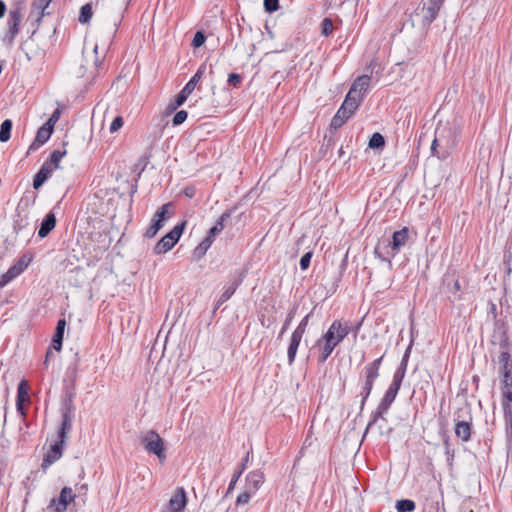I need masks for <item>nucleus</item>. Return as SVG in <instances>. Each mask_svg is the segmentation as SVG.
Wrapping results in <instances>:
<instances>
[{"label":"nucleus","instance_id":"obj_62","mask_svg":"<svg viewBox=\"0 0 512 512\" xmlns=\"http://www.w3.org/2000/svg\"><path fill=\"white\" fill-rule=\"evenodd\" d=\"M396 396H397V393H394L387 389V391L385 392V395L382 399H384L386 402H389L390 404H392L394 402Z\"/></svg>","mask_w":512,"mask_h":512},{"label":"nucleus","instance_id":"obj_52","mask_svg":"<svg viewBox=\"0 0 512 512\" xmlns=\"http://www.w3.org/2000/svg\"><path fill=\"white\" fill-rule=\"evenodd\" d=\"M15 277H17V275L11 274V269L9 268L8 271L0 277V289L7 285Z\"/></svg>","mask_w":512,"mask_h":512},{"label":"nucleus","instance_id":"obj_51","mask_svg":"<svg viewBox=\"0 0 512 512\" xmlns=\"http://www.w3.org/2000/svg\"><path fill=\"white\" fill-rule=\"evenodd\" d=\"M313 253L311 251L306 252L300 259V267L302 270H306L310 266L311 258Z\"/></svg>","mask_w":512,"mask_h":512},{"label":"nucleus","instance_id":"obj_37","mask_svg":"<svg viewBox=\"0 0 512 512\" xmlns=\"http://www.w3.org/2000/svg\"><path fill=\"white\" fill-rule=\"evenodd\" d=\"M415 507V502L410 499H402L396 502L397 512H413Z\"/></svg>","mask_w":512,"mask_h":512},{"label":"nucleus","instance_id":"obj_5","mask_svg":"<svg viewBox=\"0 0 512 512\" xmlns=\"http://www.w3.org/2000/svg\"><path fill=\"white\" fill-rule=\"evenodd\" d=\"M22 21V13H19L18 8H10L7 18V31L3 37V42L11 46L20 30V23Z\"/></svg>","mask_w":512,"mask_h":512},{"label":"nucleus","instance_id":"obj_42","mask_svg":"<svg viewBox=\"0 0 512 512\" xmlns=\"http://www.w3.org/2000/svg\"><path fill=\"white\" fill-rule=\"evenodd\" d=\"M337 338H338V335L334 332L332 326H330L329 329L327 330V332L317 341V345H321L322 340L335 342V344L338 345L342 341H338Z\"/></svg>","mask_w":512,"mask_h":512},{"label":"nucleus","instance_id":"obj_38","mask_svg":"<svg viewBox=\"0 0 512 512\" xmlns=\"http://www.w3.org/2000/svg\"><path fill=\"white\" fill-rule=\"evenodd\" d=\"M501 391L503 411H505L506 408L512 410V388L501 389Z\"/></svg>","mask_w":512,"mask_h":512},{"label":"nucleus","instance_id":"obj_27","mask_svg":"<svg viewBox=\"0 0 512 512\" xmlns=\"http://www.w3.org/2000/svg\"><path fill=\"white\" fill-rule=\"evenodd\" d=\"M331 326L334 332L338 335V341H343L344 338L350 333V327H348V325L343 323L341 320H335Z\"/></svg>","mask_w":512,"mask_h":512},{"label":"nucleus","instance_id":"obj_6","mask_svg":"<svg viewBox=\"0 0 512 512\" xmlns=\"http://www.w3.org/2000/svg\"><path fill=\"white\" fill-rule=\"evenodd\" d=\"M75 494L70 487H64L60 491L58 498H52L48 505V509H53L55 512H65L70 502L74 501Z\"/></svg>","mask_w":512,"mask_h":512},{"label":"nucleus","instance_id":"obj_46","mask_svg":"<svg viewBox=\"0 0 512 512\" xmlns=\"http://www.w3.org/2000/svg\"><path fill=\"white\" fill-rule=\"evenodd\" d=\"M308 320H309V314L306 315L301 320V322L299 323V325L297 326V328L294 330V332L292 334L297 335L302 338L303 334L305 333L306 327L308 325Z\"/></svg>","mask_w":512,"mask_h":512},{"label":"nucleus","instance_id":"obj_15","mask_svg":"<svg viewBox=\"0 0 512 512\" xmlns=\"http://www.w3.org/2000/svg\"><path fill=\"white\" fill-rule=\"evenodd\" d=\"M52 0H33L31 4L30 18L35 16V22L39 24L45 15H49L48 6Z\"/></svg>","mask_w":512,"mask_h":512},{"label":"nucleus","instance_id":"obj_14","mask_svg":"<svg viewBox=\"0 0 512 512\" xmlns=\"http://www.w3.org/2000/svg\"><path fill=\"white\" fill-rule=\"evenodd\" d=\"M187 505L186 492L184 488L178 487L169 500L170 512H183Z\"/></svg>","mask_w":512,"mask_h":512},{"label":"nucleus","instance_id":"obj_25","mask_svg":"<svg viewBox=\"0 0 512 512\" xmlns=\"http://www.w3.org/2000/svg\"><path fill=\"white\" fill-rule=\"evenodd\" d=\"M66 153V150H54L44 163L51 169L56 170L60 167V161L66 155Z\"/></svg>","mask_w":512,"mask_h":512},{"label":"nucleus","instance_id":"obj_10","mask_svg":"<svg viewBox=\"0 0 512 512\" xmlns=\"http://www.w3.org/2000/svg\"><path fill=\"white\" fill-rule=\"evenodd\" d=\"M53 132V124H43L37 131L34 141L30 144L27 154L38 150L41 145L46 143Z\"/></svg>","mask_w":512,"mask_h":512},{"label":"nucleus","instance_id":"obj_49","mask_svg":"<svg viewBox=\"0 0 512 512\" xmlns=\"http://www.w3.org/2000/svg\"><path fill=\"white\" fill-rule=\"evenodd\" d=\"M264 9L268 13H273L279 9V0H264Z\"/></svg>","mask_w":512,"mask_h":512},{"label":"nucleus","instance_id":"obj_2","mask_svg":"<svg viewBox=\"0 0 512 512\" xmlns=\"http://www.w3.org/2000/svg\"><path fill=\"white\" fill-rule=\"evenodd\" d=\"M139 442L148 454L157 456L160 463L166 461V448L162 437L153 429L141 432Z\"/></svg>","mask_w":512,"mask_h":512},{"label":"nucleus","instance_id":"obj_18","mask_svg":"<svg viewBox=\"0 0 512 512\" xmlns=\"http://www.w3.org/2000/svg\"><path fill=\"white\" fill-rule=\"evenodd\" d=\"M264 480L263 472L260 470L252 471L246 477V488L255 493L264 483Z\"/></svg>","mask_w":512,"mask_h":512},{"label":"nucleus","instance_id":"obj_3","mask_svg":"<svg viewBox=\"0 0 512 512\" xmlns=\"http://www.w3.org/2000/svg\"><path fill=\"white\" fill-rule=\"evenodd\" d=\"M383 357H384V355L375 359L373 362L366 365L363 369L364 382H363L362 389L360 392V396H361L360 410L361 411L364 409L365 403L372 392L375 380L379 377V371H380Z\"/></svg>","mask_w":512,"mask_h":512},{"label":"nucleus","instance_id":"obj_41","mask_svg":"<svg viewBox=\"0 0 512 512\" xmlns=\"http://www.w3.org/2000/svg\"><path fill=\"white\" fill-rule=\"evenodd\" d=\"M231 215H232V210H226L218 218V220L216 221V223L213 227L217 228L219 233L222 232L223 229L225 228V222L231 218Z\"/></svg>","mask_w":512,"mask_h":512},{"label":"nucleus","instance_id":"obj_13","mask_svg":"<svg viewBox=\"0 0 512 512\" xmlns=\"http://www.w3.org/2000/svg\"><path fill=\"white\" fill-rule=\"evenodd\" d=\"M64 450V445L55 442L50 446V449L44 455L41 467L43 470H46L49 466H51L54 462L59 460L62 457Z\"/></svg>","mask_w":512,"mask_h":512},{"label":"nucleus","instance_id":"obj_40","mask_svg":"<svg viewBox=\"0 0 512 512\" xmlns=\"http://www.w3.org/2000/svg\"><path fill=\"white\" fill-rule=\"evenodd\" d=\"M368 145L370 148H373V149L381 148L385 145V139L382 134L376 132L370 138Z\"/></svg>","mask_w":512,"mask_h":512},{"label":"nucleus","instance_id":"obj_57","mask_svg":"<svg viewBox=\"0 0 512 512\" xmlns=\"http://www.w3.org/2000/svg\"><path fill=\"white\" fill-rule=\"evenodd\" d=\"M294 315H295V310L294 309L291 310L288 313L287 318H286V320H285V322L283 324V327H282V329L280 331L279 337H282V335L286 332V330L288 329V327H289V325H290Z\"/></svg>","mask_w":512,"mask_h":512},{"label":"nucleus","instance_id":"obj_54","mask_svg":"<svg viewBox=\"0 0 512 512\" xmlns=\"http://www.w3.org/2000/svg\"><path fill=\"white\" fill-rule=\"evenodd\" d=\"M242 81V77L241 75L237 74V73H230L228 75V84L229 85H232L234 87H237Z\"/></svg>","mask_w":512,"mask_h":512},{"label":"nucleus","instance_id":"obj_56","mask_svg":"<svg viewBox=\"0 0 512 512\" xmlns=\"http://www.w3.org/2000/svg\"><path fill=\"white\" fill-rule=\"evenodd\" d=\"M123 126V118L121 116H117L110 125V132L114 133L118 131Z\"/></svg>","mask_w":512,"mask_h":512},{"label":"nucleus","instance_id":"obj_9","mask_svg":"<svg viewBox=\"0 0 512 512\" xmlns=\"http://www.w3.org/2000/svg\"><path fill=\"white\" fill-rule=\"evenodd\" d=\"M76 392L74 384L65 387L64 396L61 401V416H74L75 406L73 400Z\"/></svg>","mask_w":512,"mask_h":512},{"label":"nucleus","instance_id":"obj_19","mask_svg":"<svg viewBox=\"0 0 512 512\" xmlns=\"http://www.w3.org/2000/svg\"><path fill=\"white\" fill-rule=\"evenodd\" d=\"M56 226V216L55 214L50 211L46 214L44 219L42 220L40 224V228L38 230V236L40 238H45L49 235V233L55 228Z\"/></svg>","mask_w":512,"mask_h":512},{"label":"nucleus","instance_id":"obj_50","mask_svg":"<svg viewBox=\"0 0 512 512\" xmlns=\"http://www.w3.org/2000/svg\"><path fill=\"white\" fill-rule=\"evenodd\" d=\"M252 494H254V492H252V491H250L249 489L246 488L244 492H242V493H240L238 495L236 503L238 505L248 503Z\"/></svg>","mask_w":512,"mask_h":512},{"label":"nucleus","instance_id":"obj_16","mask_svg":"<svg viewBox=\"0 0 512 512\" xmlns=\"http://www.w3.org/2000/svg\"><path fill=\"white\" fill-rule=\"evenodd\" d=\"M370 80L371 78L368 75H361L357 77L353 82L349 92H352L355 95L358 94V98L362 100L369 88Z\"/></svg>","mask_w":512,"mask_h":512},{"label":"nucleus","instance_id":"obj_7","mask_svg":"<svg viewBox=\"0 0 512 512\" xmlns=\"http://www.w3.org/2000/svg\"><path fill=\"white\" fill-rule=\"evenodd\" d=\"M492 344L499 345L502 349L509 347L510 342L508 337V326L505 322H495V329L492 335Z\"/></svg>","mask_w":512,"mask_h":512},{"label":"nucleus","instance_id":"obj_60","mask_svg":"<svg viewBox=\"0 0 512 512\" xmlns=\"http://www.w3.org/2000/svg\"><path fill=\"white\" fill-rule=\"evenodd\" d=\"M406 370H407V365L405 363H400V365L397 368L394 376H396L398 378L404 379L405 374H406Z\"/></svg>","mask_w":512,"mask_h":512},{"label":"nucleus","instance_id":"obj_55","mask_svg":"<svg viewBox=\"0 0 512 512\" xmlns=\"http://www.w3.org/2000/svg\"><path fill=\"white\" fill-rule=\"evenodd\" d=\"M503 378L501 380V389L512 388V373H504L502 374Z\"/></svg>","mask_w":512,"mask_h":512},{"label":"nucleus","instance_id":"obj_31","mask_svg":"<svg viewBox=\"0 0 512 512\" xmlns=\"http://www.w3.org/2000/svg\"><path fill=\"white\" fill-rule=\"evenodd\" d=\"M351 116H348V113L343 111V109L339 108L336 114L333 116L330 126L334 129H339L342 127L345 122L350 118Z\"/></svg>","mask_w":512,"mask_h":512},{"label":"nucleus","instance_id":"obj_21","mask_svg":"<svg viewBox=\"0 0 512 512\" xmlns=\"http://www.w3.org/2000/svg\"><path fill=\"white\" fill-rule=\"evenodd\" d=\"M360 103V98H357L352 92H348L340 108L348 113V116H352L358 109Z\"/></svg>","mask_w":512,"mask_h":512},{"label":"nucleus","instance_id":"obj_63","mask_svg":"<svg viewBox=\"0 0 512 512\" xmlns=\"http://www.w3.org/2000/svg\"><path fill=\"white\" fill-rule=\"evenodd\" d=\"M184 103H178L177 102V96L175 97V100L171 103L168 104L166 110L168 113H171L173 111H175L178 107H180L181 105H183Z\"/></svg>","mask_w":512,"mask_h":512},{"label":"nucleus","instance_id":"obj_1","mask_svg":"<svg viewBox=\"0 0 512 512\" xmlns=\"http://www.w3.org/2000/svg\"><path fill=\"white\" fill-rule=\"evenodd\" d=\"M444 0H422L411 14V20L414 25L427 28L437 18Z\"/></svg>","mask_w":512,"mask_h":512},{"label":"nucleus","instance_id":"obj_48","mask_svg":"<svg viewBox=\"0 0 512 512\" xmlns=\"http://www.w3.org/2000/svg\"><path fill=\"white\" fill-rule=\"evenodd\" d=\"M187 116L188 113L185 110L178 111L172 119L173 126L181 125L187 119Z\"/></svg>","mask_w":512,"mask_h":512},{"label":"nucleus","instance_id":"obj_4","mask_svg":"<svg viewBox=\"0 0 512 512\" xmlns=\"http://www.w3.org/2000/svg\"><path fill=\"white\" fill-rule=\"evenodd\" d=\"M185 226L186 221L177 224L170 232H168L156 243L153 248V252L157 255H161L170 251L179 241Z\"/></svg>","mask_w":512,"mask_h":512},{"label":"nucleus","instance_id":"obj_20","mask_svg":"<svg viewBox=\"0 0 512 512\" xmlns=\"http://www.w3.org/2000/svg\"><path fill=\"white\" fill-rule=\"evenodd\" d=\"M53 169L43 163L39 171L35 174L33 179V188L35 190L40 189L43 184L52 176Z\"/></svg>","mask_w":512,"mask_h":512},{"label":"nucleus","instance_id":"obj_11","mask_svg":"<svg viewBox=\"0 0 512 512\" xmlns=\"http://www.w3.org/2000/svg\"><path fill=\"white\" fill-rule=\"evenodd\" d=\"M409 238V230L403 227L401 230L395 231L392 235V241H387L386 248H391L393 253L400 251L404 247Z\"/></svg>","mask_w":512,"mask_h":512},{"label":"nucleus","instance_id":"obj_44","mask_svg":"<svg viewBox=\"0 0 512 512\" xmlns=\"http://www.w3.org/2000/svg\"><path fill=\"white\" fill-rule=\"evenodd\" d=\"M321 32L324 36H329L333 32V22L330 18H324L321 23Z\"/></svg>","mask_w":512,"mask_h":512},{"label":"nucleus","instance_id":"obj_59","mask_svg":"<svg viewBox=\"0 0 512 512\" xmlns=\"http://www.w3.org/2000/svg\"><path fill=\"white\" fill-rule=\"evenodd\" d=\"M68 434H69V432L64 431V430H62V429H60V428H59V429H58V432H57V438H58V440H57L56 442H57V443H60V444H62V445H65V441H66V439H67V437H68Z\"/></svg>","mask_w":512,"mask_h":512},{"label":"nucleus","instance_id":"obj_12","mask_svg":"<svg viewBox=\"0 0 512 512\" xmlns=\"http://www.w3.org/2000/svg\"><path fill=\"white\" fill-rule=\"evenodd\" d=\"M245 276H246L245 270H241L237 274V276L233 279L232 283L220 295L217 305H216V308H219L223 303H225L232 297V295L235 293L238 286L243 282Z\"/></svg>","mask_w":512,"mask_h":512},{"label":"nucleus","instance_id":"obj_64","mask_svg":"<svg viewBox=\"0 0 512 512\" xmlns=\"http://www.w3.org/2000/svg\"><path fill=\"white\" fill-rule=\"evenodd\" d=\"M219 234L218 232V229L217 228H210V230L208 231L207 233V236L204 238V239H209V241H211V244L213 243L215 237Z\"/></svg>","mask_w":512,"mask_h":512},{"label":"nucleus","instance_id":"obj_53","mask_svg":"<svg viewBox=\"0 0 512 512\" xmlns=\"http://www.w3.org/2000/svg\"><path fill=\"white\" fill-rule=\"evenodd\" d=\"M402 381H403L402 378H398L396 376H393L392 383L390 384L388 390L398 394V392L400 390V387H401V384H402Z\"/></svg>","mask_w":512,"mask_h":512},{"label":"nucleus","instance_id":"obj_33","mask_svg":"<svg viewBox=\"0 0 512 512\" xmlns=\"http://www.w3.org/2000/svg\"><path fill=\"white\" fill-rule=\"evenodd\" d=\"M211 247V241L209 239H203L193 251V257L195 260H200Z\"/></svg>","mask_w":512,"mask_h":512},{"label":"nucleus","instance_id":"obj_61","mask_svg":"<svg viewBox=\"0 0 512 512\" xmlns=\"http://www.w3.org/2000/svg\"><path fill=\"white\" fill-rule=\"evenodd\" d=\"M183 194L188 198H193L196 194V188L194 186H187L183 189Z\"/></svg>","mask_w":512,"mask_h":512},{"label":"nucleus","instance_id":"obj_58","mask_svg":"<svg viewBox=\"0 0 512 512\" xmlns=\"http://www.w3.org/2000/svg\"><path fill=\"white\" fill-rule=\"evenodd\" d=\"M241 475H242V470H238L234 473V475L232 476V479L229 483L227 493H230L234 489V487Z\"/></svg>","mask_w":512,"mask_h":512},{"label":"nucleus","instance_id":"obj_35","mask_svg":"<svg viewBox=\"0 0 512 512\" xmlns=\"http://www.w3.org/2000/svg\"><path fill=\"white\" fill-rule=\"evenodd\" d=\"M172 206L173 205L171 202L162 205L159 208V210L154 214L153 217L165 224V222L171 217V214L169 213V208H171Z\"/></svg>","mask_w":512,"mask_h":512},{"label":"nucleus","instance_id":"obj_29","mask_svg":"<svg viewBox=\"0 0 512 512\" xmlns=\"http://www.w3.org/2000/svg\"><path fill=\"white\" fill-rule=\"evenodd\" d=\"M319 346L321 347V354L319 355L318 361L320 363H324L337 345L335 344V342L322 340V344Z\"/></svg>","mask_w":512,"mask_h":512},{"label":"nucleus","instance_id":"obj_45","mask_svg":"<svg viewBox=\"0 0 512 512\" xmlns=\"http://www.w3.org/2000/svg\"><path fill=\"white\" fill-rule=\"evenodd\" d=\"M205 40H206L205 33L202 31H197L192 40V46L194 48H199L205 43Z\"/></svg>","mask_w":512,"mask_h":512},{"label":"nucleus","instance_id":"obj_23","mask_svg":"<svg viewBox=\"0 0 512 512\" xmlns=\"http://www.w3.org/2000/svg\"><path fill=\"white\" fill-rule=\"evenodd\" d=\"M66 321L64 319H59L57 322V326L55 329V333L52 338V347L56 351H60L62 349V342L64 337Z\"/></svg>","mask_w":512,"mask_h":512},{"label":"nucleus","instance_id":"obj_30","mask_svg":"<svg viewBox=\"0 0 512 512\" xmlns=\"http://www.w3.org/2000/svg\"><path fill=\"white\" fill-rule=\"evenodd\" d=\"M503 414L506 439L508 444L512 446V410L506 408L505 411H503Z\"/></svg>","mask_w":512,"mask_h":512},{"label":"nucleus","instance_id":"obj_28","mask_svg":"<svg viewBox=\"0 0 512 512\" xmlns=\"http://www.w3.org/2000/svg\"><path fill=\"white\" fill-rule=\"evenodd\" d=\"M32 260V257L29 256V255H23L18 261L16 264H14L12 267H10L11 269V274H14V275H20L27 267L28 265L30 264Z\"/></svg>","mask_w":512,"mask_h":512},{"label":"nucleus","instance_id":"obj_8","mask_svg":"<svg viewBox=\"0 0 512 512\" xmlns=\"http://www.w3.org/2000/svg\"><path fill=\"white\" fill-rule=\"evenodd\" d=\"M206 69V65L202 64L192 78L187 82L184 88L177 94V102L184 103L188 96L193 92L197 83L202 78Z\"/></svg>","mask_w":512,"mask_h":512},{"label":"nucleus","instance_id":"obj_39","mask_svg":"<svg viewBox=\"0 0 512 512\" xmlns=\"http://www.w3.org/2000/svg\"><path fill=\"white\" fill-rule=\"evenodd\" d=\"M92 7L90 4H85L80 9L79 22L87 23L92 18Z\"/></svg>","mask_w":512,"mask_h":512},{"label":"nucleus","instance_id":"obj_34","mask_svg":"<svg viewBox=\"0 0 512 512\" xmlns=\"http://www.w3.org/2000/svg\"><path fill=\"white\" fill-rule=\"evenodd\" d=\"M12 130V121L10 119H6L2 122L0 126V141L7 142L11 137Z\"/></svg>","mask_w":512,"mask_h":512},{"label":"nucleus","instance_id":"obj_26","mask_svg":"<svg viewBox=\"0 0 512 512\" xmlns=\"http://www.w3.org/2000/svg\"><path fill=\"white\" fill-rule=\"evenodd\" d=\"M301 339L302 338L297 335H294V334L291 335L290 344L288 346V351H287L289 365H292L295 360Z\"/></svg>","mask_w":512,"mask_h":512},{"label":"nucleus","instance_id":"obj_36","mask_svg":"<svg viewBox=\"0 0 512 512\" xmlns=\"http://www.w3.org/2000/svg\"><path fill=\"white\" fill-rule=\"evenodd\" d=\"M164 226V223H162L160 220H157L153 217L150 226L147 228V230L144 233V236L146 238H153L156 236L158 231Z\"/></svg>","mask_w":512,"mask_h":512},{"label":"nucleus","instance_id":"obj_43","mask_svg":"<svg viewBox=\"0 0 512 512\" xmlns=\"http://www.w3.org/2000/svg\"><path fill=\"white\" fill-rule=\"evenodd\" d=\"M387 255H384L380 252V244H378L376 247H375V250H374V255L380 259L381 261H387L389 263V267H392V263H391V259L390 258H393L395 256V253H392L390 254L389 251H387L386 253Z\"/></svg>","mask_w":512,"mask_h":512},{"label":"nucleus","instance_id":"obj_32","mask_svg":"<svg viewBox=\"0 0 512 512\" xmlns=\"http://www.w3.org/2000/svg\"><path fill=\"white\" fill-rule=\"evenodd\" d=\"M499 363L501 365V373H512V359L511 355L507 351L501 352L499 355Z\"/></svg>","mask_w":512,"mask_h":512},{"label":"nucleus","instance_id":"obj_24","mask_svg":"<svg viewBox=\"0 0 512 512\" xmlns=\"http://www.w3.org/2000/svg\"><path fill=\"white\" fill-rule=\"evenodd\" d=\"M472 425L467 421H458L455 424V434L464 442H468L471 438Z\"/></svg>","mask_w":512,"mask_h":512},{"label":"nucleus","instance_id":"obj_17","mask_svg":"<svg viewBox=\"0 0 512 512\" xmlns=\"http://www.w3.org/2000/svg\"><path fill=\"white\" fill-rule=\"evenodd\" d=\"M25 401H29L28 396V384L25 380L20 381L17 387V400H16V408L17 411L25 416V409L23 403Z\"/></svg>","mask_w":512,"mask_h":512},{"label":"nucleus","instance_id":"obj_22","mask_svg":"<svg viewBox=\"0 0 512 512\" xmlns=\"http://www.w3.org/2000/svg\"><path fill=\"white\" fill-rule=\"evenodd\" d=\"M391 404L381 399L375 411L371 414V420L369 421L367 428L364 432V436L367 434L369 428L377 422L378 419L382 418L383 415L389 410Z\"/></svg>","mask_w":512,"mask_h":512},{"label":"nucleus","instance_id":"obj_47","mask_svg":"<svg viewBox=\"0 0 512 512\" xmlns=\"http://www.w3.org/2000/svg\"><path fill=\"white\" fill-rule=\"evenodd\" d=\"M61 418L62 420L59 428L70 433L72 430L74 416H61Z\"/></svg>","mask_w":512,"mask_h":512}]
</instances>
